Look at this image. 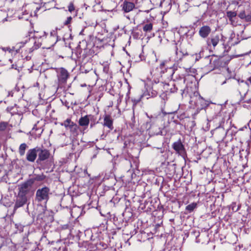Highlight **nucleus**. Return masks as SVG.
<instances>
[{"mask_svg": "<svg viewBox=\"0 0 251 251\" xmlns=\"http://www.w3.org/2000/svg\"><path fill=\"white\" fill-rule=\"evenodd\" d=\"M57 41L56 32L54 30L51 31L50 35L47 34L45 32L41 34L36 32L33 37L25 40L24 44L28 50V52L31 53L41 47L43 44L44 45L43 48L49 49L53 46Z\"/></svg>", "mask_w": 251, "mask_h": 251, "instance_id": "1", "label": "nucleus"}, {"mask_svg": "<svg viewBox=\"0 0 251 251\" xmlns=\"http://www.w3.org/2000/svg\"><path fill=\"white\" fill-rule=\"evenodd\" d=\"M189 103L193 108H196L197 113L201 110L205 108V110L209 113L212 114V110H217V112L213 115V118H216L218 115L220 113V106L214 103H210L208 101L205 100L201 96L198 91H196L190 96Z\"/></svg>", "mask_w": 251, "mask_h": 251, "instance_id": "2", "label": "nucleus"}, {"mask_svg": "<svg viewBox=\"0 0 251 251\" xmlns=\"http://www.w3.org/2000/svg\"><path fill=\"white\" fill-rule=\"evenodd\" d=\"M186 79L185 77H182L176 82L172 81L169 83H164L157 81L158 84H155L154 88H159L160 92L175 93L177 92V90H179L181 94L183 95L186 88L185 85Z\"/></svg>", "mask_w": 251, "mask_h": 251, "instance_id": "3", "label": "nucleus"}, {"mask_svg": "<svg viewBox=\"0 0 251 251\" xmlns=\"http://www.w3.org/2000/svg\"><path fill=\"white\" fill-rule=\"evenodd\" d=\"M148 117L150 119L151 123L149 131L150 134L151 136L163 135L164 127L159 125V123L161 121L160 117L155 115H151Z\"/></svg>", "mask_w": 251, "mask_h": 251, "instance_id": "4", "label": "nucleus"}, {"mask_svg": "<svg viewBox=\"0 0 251 251\" xmlns=\"http://www.w3.org/2000/svg\"><path fill=\"white\" fill-rule=\"evenodd\" d=\"M155 84H158L157 81H154L152 83V85L147 84L145 85V91L140 96V98L136 100L137 102H139L140 100L144 99H148L151 97H154L157 96L159 92H160L159 88H154Z\"/></svg>", "mask_w": 251, "mask_h": 251, "instance_id": "5", "label": "nucleus"}, {"mask_svg": "<svg viewBox=\"0 0 251 251\" xmlns=\"http://www.w3.org/2000/svg\"><path fill=\"white\" fill-rule=\"evenodd\" d=\"M18 193L29 199L34 194L35 189L27 180L18 185Z\"/></svg>", "mask_w": 251, "mask_h": 251, "instance_id": "6", "label": "nucleus"}, {"mask_svg": "<svg viewBox=\"0 0 251 251\" xmlns=\"http://www.w3.org/2000/svg\"><path fill=\"white\" fill-rule=\"evenodd\" d=\"M51 194L50 189L47 186L39 188L36 192L35 201L38 202L44 201L47 203Z\"/></svg>", "mask_w": 251, "mask_h": 251, "instance_id": "7", "label": "nucleus"}, {"mask_svg": "<svg viewBox=\"0 0 251 251\" xmlns=\"http://www.w3.org/2000/svg\"><path fill=\"white\" fill-rule=\"evenodd\" d=\"M122 86V83L120 81L118 82L116 85V82L113 83L111 81V95L113 96V98H111V102L116 104L117 105L121 101V97L120 94V88Z\"/></svg>", "mask_w": 251, "mask_h": 251, "instance_id": "8", "label": "nucleus"}, {"mask_svg": "<svg viewBox=\"0 0 251 251\" xmlns=\"http://www.w3.org/2000/svg\"><path fill=\"white\" fill-rule=\"evenodd\" d=\"M69 76V74L68 71L64 68H61L57 72L58 87H63L66 83Z\"/></svg>", "mask_w": 251, "mask_h": 251, "instance_id": "9", "label": "nucleus"}, {"mask_svg": "<svg viewBox=\"0 0 251 251\" xmlns=\"http://www.w3.org/2000/svg\"><path fill=\"white\" fill-rule=\"evenodd\" d=\"M204 64H205V67H207L209 71L213 70L215 68L218 66L219 60L215 58L213 56H206L203 60Z\"/></svg>", "mask_w": 251, "mask_h": 251, "instance_id": "10", "label": "nucleus"}, {"mask_svg": "<svg viewBox=\"0 0 251 251\" xmlns=\"http://www.w3.org/2000/svg\"><path fill=\"white\" fill-rule=\"evenodd\" d=\"M50 152L48 150L39 147L38 158L36 160V163L38 164H41L43 161L47 160L50 157Z\"/></svg>", "mask_w": 251, "mask_h": 251, "instance_id": "11", "label": "nucleus"}, {"mask_svg": "<svg viewBox=\"0 0 251 251\" xmlns=\"http://www.w3.org/2000/svg\"><path fill=\"white\" fill-rule=\"evenodd\" d=\"M172 148L176 151V152L184 158L186 155V152L182 143L180 139L174 142L172 145Z\"/></svg>", "mask_w": 251, "mask_h": 251, "instance_id": "12", "label": "nucleus"}, {"mask_svg": "<svg viewBox=\"0 0 251 251\" xmlns=\"http://www.w3.org/2000/svg\"><path fill=\"white\" fill-rule=\"evenodd\" d=\"M28 200L29 199L26 197L24 196L18 192L14 206V210L15 211L18 208L23 206L27 203Z\"/></svg>", "mask_w": 251, "mask_h": 251, "instance_id": "13", "label": "nucleus"}, {"mask_svg": "<svg viewBox=\"0 0 251 251\" xmlns=\"http://www.w3.org/2000/svg\"><path fill=\"white\" fill-rule=\"evenodd\" d=\"M39 147L28 150L26 154V159L30 162H34L38 155Z\"/></svg>", "mask_w": 251, "mask_h": 251, "instance_id": "14", "label": "nucleus"}, {"mask_svg": "<svg viewBox=\"0 0 251 251\" xmlns=\"http://www.w3.org/2000/svg\"><path fill=\"white\" fill-rule=\"evenodd\" d=\"M64 126L67 129L70 130L72 133H76L78 128V126L72 122L70 119H67L61 124Z\"/></svg>", "mask_w": 251, "mask_h": 251, "instance_id": "15", "label": "nucleus"}, {"mask_svg": "<svg viewBox=\"0 0 251 251\" xmlns=\"http://www.w3.org/2000/svg\"><path fill=\"white\" fill-rule=\"evenodd\" d=\"M25 42V41L19 43L15 46L12 47L11 48L10 47L2 48V50L3 51H8L12 53L14 51H15L16 53L20 52V49L22 48H25V50L28 52V50L26 49L25 45L24 44Z\"/></svg>", "mask_w": 251, "mask_h": 251, "instance_id": "16", "label": "nucleus"}, {"mask_svg": "<svg viewBox=\"0 0 251 251\" xmlns=\"http://www.w3.org/2000/svg\"><path fill=\"white\" fill-rule=\"evenodd\" d=\"M164 66V63L162 62L160 64V67L161 70V72H163V74L164 75V77H167L168 79H174V75L175 73V69L173 68H167L165 69L166 72L165 73L164 71L163 70V67Z\"/></svg>", "mask_w": 251, "mask_h": 251, "instance_id": "17", "label": "nucleus"}, {"mask_svg": "<svg viewBox=\"0 0 251 251\" xmlns=\"http://www.w3.org/2000/svg\"><path fill=\"white\" fill-rule=\"evenodd\" d=\"M46 178V176L43 173L41 174H33L32 177L27 181L30 183L32 186L35 182H41L44 180Z\"/></svg>", "mask_w": 251, "mask_h": 251, "instance_id": "18", "label": "nucleus"}, {"mask_svg": "<svg viewBox=\"0 0 251 251\" xmlns=\"http://www.w3.org/2000/svg\"><path fill=\"white\" fill-rule=\"evenodd\" d=\"M211 31V27L208 25H203L199 31V35L202 38H207Z\"/></svg>", "mask_w": 251, "mask_h": 251, "instance_id": "19", "label": "nucleus"}, {"mask_svg": "<svg viewBox=\"0 0 251 251\" xmlns=\"http://www.w3.org/2000/svg\"><path fill=\"white\" fill-rule=\"evenodd\" d=\"M187 55L188 53L186 50H184L182 51L176 48V57L175 59L177 62L180 61L184 56Z\"/></svg>", "mask_w": 251, "mask_h": 251, "instance_id": "20", "label": "nucleus"}, {"mask_svg": "<svg viewBox=\"0 0 251 251\" xmlns=\"http://www.w3.org/2000/svg\"><path fill=\"white\" fill-rule=\"evenodd\" d=\"M91 115H87L84 117H81L78 121L79 125L81 126L87 127L90 123V117H91Z\"/></svg>", "mask_w": 251, "mask_h": 251, "instance_id": "21", "label": "nucleus"}, {"mask_svg": "<svg viewBox=\"0 0 251 251\" xmlns=\"http://www.w3.org/2000/svg\"><path fill=\"white\" fill-rule=\"evenodd\" d=\"M135 8L134 3L125 0L123 4V10L127 13L132 11Z\"/></svg>", "mask_w": 251, "mask_h": 251, "instance_id": "22", "label": "nucleus"}, {"mask_svg": "<svg viewBox=\"0 0 251 251\" xmlns=\"http://www.w3.org/2000/svg\"><path fill=\"white\" fill-rule=\"evenodd\" d=\"M237 16V13L234 11H227L226 12V16L228 18L230 24L233 25H236V22H235V18Z\"/></svg>", "mask_w": 251, "mask_h": 251, "instance_id": "23", "label": "nucleus"}, {"mask_svg": "<svg viewBox=\"0 0 251 251\" xmlns=\"http://www.w3.org/2000/svg\"><path fill=\"white\" fill-rule=\"evenodd\" d=\"M220 41V38L219 35H216L213 37H212L210 41L209 40H208L207 43L209 45L210 44H211L214 47H216L218 44L219 43Z\"/></svg>", "mask_w": 251, "mask_h": 251, "instance_id": "24", "label": "nucleus"}, {"mask_svg": "<svg viewBox=\"0 0 251 251\" xmlns=\"http://www.w3.org/2000/svg\"><path fill=\"white\" fill-rule=\"evenodd\" d=\"M28 148V146L26 143H22L21 144L19 148L18 151L20 155L21 156H23L25 152V150Z\"/></svg>", "mask_w": 251, "mask_h": 251, "instance_id": "25", "label": "nucleus"}, {"mask_svg": "<svg viewBox=\"0 0 251 251\" xmlns=\"http://www.w3.org/2000/svg\"><path fill=\"white\" fill-rule=\"evenodd\" d=\"M190 7L194 6H199L201 5V2L199 0H187L185 3Z\"/></svg>", "mask_w": 251, "mask_h": 251, "instance_id": "26", "label": "nucleus"}, {"mask_svg": "<svg viewBox=\"0 0 251 251\" xmlns=\"http://www.w3.org/2000/svg\"><path fill=\"white\" fill-rule=\"evenodd\" d=\"M203 55V51L201 50L199 53H196L192 55V57L196 61L199 60Z\"/></svg>", "mask_w": 251, "mask_h": 251, "instance_id": "27", "label": "nucleus"}, {"mask_svg": "<svg viewBox=\"0 0 251 251\" xmlns=\"http://www.w3.org/2000/svg\"><path fill=\"white\" fill-rule=\"evenodd\" d=\"M143 31L146 32H151L152 29V24L149 23L144 25L143 27Z\"/></svg>", "mask_w": 251, "mask_h": 251, "instance_id": "28", "label": "nucleus"}, {"mask_svg": "<svg viewBox=\"0 0 251 251\" xmlns=\"http://www.w3.org/2000/svg\"><path fill=\"white\" fill-rule=\"evenodd\" d=\"M197 207L196 203H192L186 207V210L189 212H192Z\"/></svg>", "mask_w": 251, "mask_h": 251, "instance_id": "29", "label": "nucleus"}, {"mask_svg": "<svg viewBox=\"0 0 251 251\" xmlns=\"http://www.w3.org/2000/svg\"><path fill=\"white\" fill-rule=\"evenodd\" d=\"M103 125L110 128V115H105L104 119Z\"/></svg>", "mask_w": 251, "mask_h": 251, "instance_id": "30", "label": "nucleus"}, {"mask_svg": "<svg viewBox=\"0 0 251 251\" xmlns=\"http://www.w3.org/2000/svg\"><path fill=\"white\" fill-rule=\"evenodd\" d=\"M15 226L16 228L19 232H22L24 230V226L21 224H15Z\"/></svg>", "mask_w": 251, "mask_h": 251, "instance_id": "31", "label": "nucleus"}, {"mask_svg": "<svg viewBox=\"0 0 251 251\" xmlns=\"http://www.w3.org/2000/svg\"><path fill=\"white\" fill-rule=\"evenodd\" d=\"M8 125V123L7 122H0V131H3L4 130L7 126Z\"/></svg>", "mask_w": 251, "mask_h": 251, "instance_id": "32", "label": "nucleus"}, {"mask_svg": "<svg viewBox=\"0 0 251 251\" xmlns=\"http://www.w3.org/2000/svg\"><path fill=\"white\" fill-rule=\"evenodd\" d=\"M75 10V7L73 2H70L68 5V11L72 13Z\"/></svg>", "mask_w": 251, "mask_h": 251, "instance_id": "33", "label": "nucleus"}, {"mask_svg": "<svg viewBox=\"0 0 251 251\" xmlns=\"http://www.w3.org/2000/svg\"><path fill=\"white\" fill-rule=\"evenodd\" d=\"M236 203L233 202V203H232V204L230 205V208H231L232 211H233L234 212L237 211L239 209V207H237L236 208Z\"/></svg>", "mask_w": 251, "mask_h": 251, "instance_id": "34", "label": "nucleus"}, {"mask_svg": "<svg viewBox=\"0 0 251 251\" xmlns=\"http://www.w3.org/2000/svg\"><path fill=\"white\" fill-rule=\"evenodd\" d=\"M195 34V31L194 30L189 31L186 34V37L188 39H190L192 38V37Z\"/></svg>", "mask_w": 251, "mask_h": 251, "instance_id": "35", "label": "nucleus"}, {"mask_svg": "<svg viewBox=\"0 0 251 251\" xmlns=\"http://www.w3.org/2000/svg\"><path fill=\"white\" fill-rule=\"evenodd\" d=\"M246 16L247 15L244 11L241 12L238 15L239 17L241 19H245Z\"/></svg>", "mask_w": 251, "mask_h": 251, "instance_id": "36", "label": "nucleus"}, {"mask_svg": "<svg viewBox=\"0 0 251 251\" xmlns=\"http://www.w3.org/2000/svg\"><path fill=\"white\" fill-rule=\"evenodd\" d=\"M72 20V18L71 17H68L67 19V20L65 21L64 24L65 25H68V24H69L71 23Z\"/></svg>", "mask_w": 251, "mask_h": 251, "instance_id": "37", "label": "nucleus"}, {"mask_svg": "<svg viewBox=\"0 0 251 251\" xmlns=\"http://www.w3.org/2000/svg\"><path fill=\"white\" fill-rule=\"evenodd\" d=\"M245 20L247 22H251V14L247 15Z\"/></svg>", "mask_w": 251, "mask_h": 251, "instance_id": "38", "label": "nucleus"}, {"mask_svg": "<svg viewBox=\"0 0 251 251\" xmlns=\"http://www.w3.org/2000/svg\"><path fill=\"white\" fill-rule=\"evenodd\" d=\"M103 71L106 73L108 74L109 72V67L108 66H104L103 67Z\"/></svg>", "mask_w": 251, "mask_h": 251, "instance_id": "39", "label": "nucleus"}, {"mask_svg": "<svg viewBox=\"0 0 251 251\" xmlns=\"http://www.w3.org/2000/svg\"><path fill=\"white\" fill-rule=\"evenodd\" d=\"M246 83L247 85H249L250 84H251V76L248 78L246 81Z\"/></svg>", "mask_w": 251, "mask_h": 251, "instance_id": "40", "label": "nucleus"}, {"mask_svg": "<svg viewBox=\"0 0 251 251\" xmlns=\"http://www.w3.org/2000/svg\"><path fill=\"white\" fill-rule=\"evenodd\" d=\"M15 66H16V65H15L14 64H13L12 65V68L16 70V69H17V68L16 67H15Z\"/></svg>", "mask_w": 251, "mask_h": 251, "instance_id": "41", "label": "nucleus"}, {"mask_svg": "<svg viewBox=\"0 0 251 251\" xmlns=\"http://www.w3.org/2000/svg\"><path fill=\"white\" fill-rule=\"evenodd\" d=\"M190 76V77H191V78H194V76H193V75H191V76Z\"/></svg>", "mask_w": 251, "mask_h": 251, "instance_id": "42", "label": "nucleus"}, {"mask_svg": "<svg viewBox=\"0 0 251 251\" xmlns=\"http://www.w3.org/2000/svg\"><path fill=\"white\" fill-rule=\"evenodd\" d=\"M170 88H172V89H174V86H171Z\"/></svg>", "mask_w": 251, "mask_h": 251, "instance_id": "43", "label": "nucleus"}, {"mask_svg": "<svg viewBox=\"0 0 251 251\" xmlns=\"http://www.w3.org/2000/svg\"><path fill=\"white\" fill-rule=\"evenodd\" d=\"M160 152H161V153H163V151L162 150V149L161 150Z\"/></svg>", "mask_w": 251, "mask_h": 251, "instance_id": "44", "label": "nucleus"}, {"mask_svg": "<svg viewBox=\"0 0 251 251\" xmlns=\"http://www.w3.org/2000/svg\"><path fill=\"white\" fill-rule=\"evenodd\" d=\"M93 127V125L92 124H91V127Z\"/></svg>", "mask_w": 251, "mask_h": 251, "instance_id": "45", "label": "nucleus"}, {"mask_svg": "<svg viewBox=\"0 0 251 251\" xmlns=\"http://www.w3.org/2000/svg\"><path fill=\"white\" fill-rule=\"evenodd\" d=\"M220 126H219V127H218V128H217V129H220Z\"/></svg>", "mask_w": 251, "mask_h": 251, "instance_id": "46", "label": "nucleus"}, {"mask_svg": "<svg viewBox=\"0 0 251 251\" xmlns=\"http://www.w3.org/2000/svg\"><path fill=\"white\" fill-rule=\"evenodd\" d=\"M223 130L224 133H225V130H224V129H223Z\"/></svg>", "mask_w": 251, "mask_h": 251, "instance_id": "47", "label": "nucleus"}, {"mask_svg": "<svg viewBox=\"0 0 251 251\" xmlns=\"http://www.w3.org/2000/svg\"><path fill=\"white\" fill-rule=\"evenodd\" d=\"M223 130L224 133H225V130H224V129H223Z\"/></svg>", "mask_w": 251, "mask_h": 251, "instance_id": "48", "label": "nucleus"}, {"mask_svg": "<svg viewBox=\"0 0 251 251\" xmlns=\"http://www.w3.org/2000/svg\"><path fill=\"white\" fill-rule=\"evenodd\" d=\"M223 130L224 133H225V130H224V129H223Z\"/></svg>", "mask_w": 251, "mask_h": 251, "instance_id": "49", "label": "nucleus"}, {"mask_svg": "<svg viewBox=\"0 0 251 251\" xmlns=\"http://www.w3.org/2000/svg\"><path fill=\"white\" fill-rule=\"evenodd\" d=\"M126 18L129 19V18L128 16H126Z\"/></svg>", "mask_w": 251, "mask_h": 251, "instance_id": "50", "label": "nucleus"}, {"mask_svg": "<svg viewBox=\"0 0 251 251\" xmlns=\"http://www.w3.org/2000/svg\"><path fill=\"white\" fill-rule=\"evenodd\" d=\"M110 122H111V125L112 124V121L111 120L110 121Z\"/></svg>", "mask_w": 251, "mask_h": 251, "instance_id": "51", "label": "nucleus"}, {"mask_svg": "<svg viewBox=\"0 0 251 251\" xmlns=\"http://www.w3.org/2000/svg\"><path fill=\"white\" fill-rule=\"evenodd\" d=\"M164 76V75H162V77H165Z\"/></svg>", "mask_w": 251, "mask_h": 251, "instance_id": "52", "label": "nucleus"}]
</instances>
